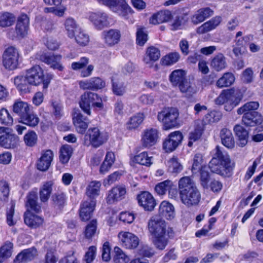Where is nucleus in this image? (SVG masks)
Wrapping results in <instances>:
<instances>
[{
    "label": "nucleus",
    "instance_id": "1",
    "mask_svg": "<svg viewBox=\"0 0 263 263\" xmlns=\"http://www.w3.org/2000/svg\"><path fill=\"white\" fill-rule=\"evenodd\" d=\"M147 229L152 236L153 244L159 250H163L170 239L175 235L173 228L168 226L164 220L156 217H152L149 219Z\"/></svg>",
    "mask_w": 263,
    "mask_h": 263
},
{
    "label": "nucleus",
    "instance_id": "2",
    "mask_svg": "<svg viewBox=\"0 0 263 263\" xmlns=\"http://www.w3.org/2000/svg\"><path fill=\"white\" fill-rule=\"evenodd\" d=\"M215 151L208 165L211 172L224 179L231 178L236 166L235 161L228 154L222 152L218 145L216 146Z\"/></svg>",
    "mask_w": 263,
    "mask_h": 263
},
{
    "label": "nucleus",
    "instance_id": "3",
    "mask_svg": "<svg viewBox=\"0 0 263 263\" xmlns=\"http://www.w3.org/2000/svg\"><path fill=\"white\" fill-rule=\"evenodd\" d=\"M258 101H249L237 109L238 115H241V124L248 128L255 127L256 130H263V116L258 111Z\"/></svg>",
    "mask_w": 263,
    "mask_h": 263
},
{
    "label": "nucleus",
    "instance_id": "4",
    "mask_svg": "<svg viewBox=\"0 0 263 263\" xmlns=\"http://www.w3.org/2000/svg\"><path fill=\"white\" fill-rule=\"evenodd\" d=\"M180 198L187 206L197 205L201 199V194L192 179L189 176L181 178L178 182Z\"/></svg>",
    "mask_w": 263,
    "mask_h": 263
},
{
    "label": "nucleus",
    "instance_id": "5",
    "mask_svg": "<svg viewBox=\"0 0 263 263\" xmlns=\"http://www.w3.org/2000/svg\"><path fill=\"white\" fill-rule=\"evenodd\" d=\"M13 122V118L8 110L1 108V124L6 126H1V147L13 148L18 144V137L13 133L12 129L10 127Z\"/></svg>",
    "mask_w": 263,
    "mask_h": 263
},
{
    "label": "nucleus",
    "instance_id": "6",
    "mask_svg": "<svg viewBox=\"0 0 263 263\" xmlns=\"http://www.w3.org/2000/svg\"><path fill=\"white\" fill-rule=\"evenodd\" d=\"M26 78L31 86L42 85L43 91H46L53 79V75L45 72L39 65H34L26 70Z\"/></svg>",
    "mask_w": 263,
    "mask_h": 263
},
{
    "label": "nucleus",
    "instance_id": "7",
    "mask_svg": "<svg viewBox=\"0 0 263 263\" xmlns=\"http://www.w3.org/2000/svg\"><path fill=\"white\" fill-rule=\"evenodd\" d=\"M243 97L240 90L235 91L234 88L224 89L216 98L215 102L218 105L224 104L225 110L231 111L239 104Z\"/></svg>",
    "mask_w": 263,
    "mask_h": 263
},
{
    "label": "nucleus",
    "instance_id": "8",
    "mask_svg": "<svg viewBox=\"0 0 263 263\" xmlns=\"http://www.w3.org/2000/svg\"><path fill=\"white\" fill-rule=\"evenodd\" d=\"M79 106L81 110L87 115L91 114V108L100 110L104 108V104L102 97L98 93L85 91L80 97Z\"/></svg>",
    "mask_w": 263,
    "mask_h": 263
},
{
    "label": "nucleus",
    "instance_id": "9",
    "mask_svg": "<svg viewBox=\"0 0 263 263\" xmlns=\"http://www.w3.org/2000/svg\"><path fill=\"white\" fill-rule=\"evenodd\" d=\"M109 136L107 132L98 127H91L88 129L84 137V144L97 148L107 142Z\"/></svg>",
    "mask_w": 263,
    "mask_h": 263
},
{
    "label": "nucleus",
    "instance_id": "10",
    "mask_svg": "<svg viewBox=\"0 0 263 263\" xmlns=\"http://www.w3.org/2000/svg\"><path fill=\"white\" fill-rule=\"evenodd\" d=\"M179 112L176 108H164L157 115V120L162 123V129L168 130L177 127L179 123Z\"/></svg>",
    "mask_w": 263,
    "mask_h": 263
},
{
    "label": "nucleus",
    "instance_id": "11",
    "mask_svg": "<svg viewBox=\"0 0 263 263\" xmlns=\"http://www.w3.org/2000/svg\"><path fill=\"white\" fill-rule=\"evenodd\" d=\"M186 71L182 69L173 70L168 76V80L173 87L178 88L182 93L187 92L191 88Z\"/></svg>",
    "mask_w": 263,
    "mask_h": 263
},
{
    "label": "nucleus",
    "instance_id": "12",
    "mask_svg": "<svg viewBox=\"0 0 263 263\" xmlns=\"http://www.w3.org/2000/svg\"><path fill=\"white\" fill-rule=\"evenodd\" d=\"M2 63L5 69L8 70H14L19 65L20 54L17 49L13 46L7 48L3 52Z\"/></svg>",
    "mask_w": 263,
    "mask_h": 263
},
{
    "label": "nucleus",
    "instance_id": "13",
    "mask_svg": "<svg viewBox=\"0 0 263 263\" xmlns=\"http://www.w3.org/2000/svg\"><path fill=\"white\" fill-rule=\"evenodd\" d=\"M183 139V135L180 130H176L170 133L163 140L162 148L167 153L175 151L179 145H181Z\"/></svg>",
    "mask_w": 263,
    "mask_h": 263
},
{
    "label": "nucleus",
    "instance_id": "14",
    "mask_svg": "<svg viewBox=\"0 0 263 263\" xmlns=\"http://www.w3.org/2000/svg\"><path fill=\"white\" fill-rule=\"evenodd\" d=\"M137 200L139 205L147 212L153 211L157 204L153 195L146 191H141L137 196Z\"/></svg>",
    "mask_w": 263,
    "mask_h": 263
},
{
    "label": "nucleus",
    "instance_id": "15",
    "mask_svg": "<svg viewBox=\"0 0 263 263\" xmlns=\"http://www.w3.org/2000/svg\"><path fill=\"white\" fill-rule=\"evenodd\" d=\"M63 0H43L44 3L48 6L52 7H45L43 9L45 13H52L54 15L59 17L64 16L67 7L65 5L62 4Z\"/></svg>",
    "mask_w": 263,
    "mask_h": 263
},
{
    "label": "nucleus",
    "instance_id": "16",
    "mask_svg": "<svg viewBox=\"0 0 263 263\" xmlns=\"http://www.w3.org/2000/svg\"><path fill=\"white\" fill-rule=\"evenodd\" d=\"M159 138V132L156 128L145 129L141 135V143L143 147L150 148L156 144Z\"/></svg>",
    "mask_w": 263,
    "mask_h": 263
},
{
    "label": "nucleus",
    "instance_id": "17",
    "mask_svg": "<svg viewBox=\"0 0 263 263\" xmlns=\"http://www.w3.org/2000/svg\"><path fill=\"white\" fill-rule=\"evenodd\" d=\"M120 245L126 249H135L139 244V238L129 232H120L118 235Z\"/></svg>",
    "mask_w": 263,
    "mask_h": 263
},
{
    "label": "nucleus",
    "instance_id": "18",
    "mask_svg": "<svg viewBox=\"0 0 263 263\" xmlns=\"http://www.w3.org/2000/svg\"><path fill=\"white\" fill-rule=\"evenodd\" d=\"M89 59L86 57H81L78 62H73L71 63V68L73 70L82 69L80 76L82 78H87L92 74L94 70V66L92 64L88 65Z\"/></svg>",
    "mask_w": 263,
    "mask_h": 263
},
{
    "label": "nucleus",
    "instance_id": "19",
    "mask_svg": "<svg viewBox=\"0 0 263 263\" xmlns=\"http://www.w3.org/2000/svg\"><path fill=\"white\" fill-rule=\"evenodd\" d=\"M29 28V17L25 13H22L17 17L15 28L16 37L23 39L28 34Z\"/></svg>",
    "mask_w": 263,
    "mask_h": 263
},
{
    "label": "nucleus",
    "instance_id": "20",
    "mask_svg": "<svg viewBox=\"0 0 263 263\" xmlns=\"http://www.w3.org/2000/svg\"><path fill=\"white\" fill-rule=\"evenodd\" d=\"M126 192V189L124 185H118L112 187L106 195V203L111 204L123 200L125 198Z\"/></svg>",
    "mask_w": 263,
    "mask_h": 263
},
{
    "label": "nucleus",
    "instance_id": "21",
    "mask_svg": "<svg viewBox=\"0 0 263 263\" xmlns=\"http://www.w3.org/2000/svg\"><path fill=\"white\" fill-rule=\"evenodd\" d=\"M24 223L30 229H36L43 226L44 219L29 210H26L23 215Z\"/></svg>",
    "mask_w": 263,
    "mask_h": 263
},
{
    "label": "nucleus",
    "instance_id": "22",
    "mask_svg": "<svg viewBox=\"0 0 263 263\" xmlns=\"http://www.w3.org/2000/svg\"><path fill=\"white\" fill-rule=\"evenodd\" d=\"M72 122L76 132L83 135L86 133L90 123L89 119L80 112H75L72 115Z\"/></svg>",
    "mask_w": 263,
    "mask_h": 263
},
{
    "label": "nucleus",
    "instance_id": "23",
    "mask_svg": "<svg viewBox=\"0 0 263 263\" xmlns=\"http://www.w3.org/2000/svg\"><path fill=\"white\" fill-rule=\"evenodd\" d=\"M96 205V200H86L81 203L79 211L80 219L86 222L92 216Z\"/></svg>",
    "mask_w": 263,
    "mask_h": 263
},
{
    "label": "nucleus",
    "instance_id": "24",
    "mask_svg": "<svg viewBox=\"0 0 263 263\" xmlns=\"http://www.w3.org/2000/svg\"><path fill=\"white\" fill-rule=\"evenodd\" d=\"M79 85L83 89L97 91L103 89L106 86V82L100 77H94L86 81H81Z\"/></svg>",
    "mask_w": 263,
    "mask_h": 263
},
{
    "label": "nucleus",
    "instance_id": "25",
    "mask_svg": "<svg viewBox=\"0 0 263 263\" xmlns=\"http://www.w3.org/2000/svg\"><path fill=\"white\" fill-rule=\"evenodd\" d=\"M53 153L51 149L43 151L40 158L37 160L36 163L37 170L41 172L47 171L53 161Z\"/></svg>",
    "mask_w": 263,
    "mask_h": 263
},
{
    "label": "nucleus",
    "instance_id": "26",
    "mask_svg": "<svg viewBox=\"0 0 263 263\" xmlns=\"http://www.w3.org/2000/svg\"><path fill=\"white\" fill-rule=\"evenodd\" d=\"M108 18L106 13L101 11L90 12L88 17L89 20L98 30H102L108 26Z\"/></svg>",
    "mask_w": 263,
    "mask_h": 263
},
{
    "label": "nucleus",
    "instance_id": "27",
    "mask_svg": "<svg viewBox=\"0 0 263 263\" xmlns=\"http://www.w3.org/2000/svg\"><path fill=\"white\" fill-rule=\"evenodd\" d=\"M62 56L60 54L48 55L44 53L40 56V60L45 64L50 65V67L54 70L62 71L64 66L61 63Z\"/></svg>",
    "mask_w": 263,
    "mask_h": 263
},
{
    "label": "nucleus",
    "instance_id": "28",
    "mask_svg": "<svg viewBox=\"0 0 263 263\" xmlns=\"http://www.w3.org/2000/svg\"><path fill=\"white\" fill-rule=\"evenodd\" d=\"M37 255V251L35 247L22 250L15 256L13 263H28L33 260Z\"/></svg>",
    "mask_w": 263,
    "mask_h": 263
},
{
    "label": "nucleus",
    "instance_id": "29",
    "mask_svg": "<svg viewBox=\"0 0 263 263\" xmlns=\"http://www.w3.org/2000/svg\"><path fill=\"white\" fill-rule=\"evenodd\" d=\"M233 130L237 140V145L241 147L245 146L249 141V132L240 124H236Z\"/></svg>",
    "mask_w": 263,
    "mask_h": 263
},
{
    "label": "nucleus",
    "instance_id": "30",
    "mask_svg": "<svg viewBox=\"0 0 263 263\" xmlns=\"http://www.w3.org/2000/svg\"><path fill=\"white\" fill-rule=\"evenodd\" d=\"M38 197L37 193L35 191L29 192L26 196V202L25 203L27 210L39 214L42 212V206L41 203L38 202Z\"/></svg>",
    "mask_w": 263,
    "mask_h": 263
},
{
    "label": "nucleus",
    "instance_id": "31",
    "mask_svg": "<svg viewBox=\"0 0 263 263\" xmlns=\"http://www.w3.org/2000/svg\"><path fill=\"white\" fill-rule=\"evenodd\" d=\"M214 11L210 7L201 8L197 10L191 16V22L194 25H197L212 16Z\"/></svg>",
    "mask_w": 263,
    "mask_h": 263
},
{
    "label": "nucleus",
    "instance_id": "32",
    "mask_svg": "<svg viewBox=\"0 0 263 263\" xmlns=\"http://www.w3.org/2000/svg\"><path fill=\"white\" fill-rule=\"evenodd\" d=\"M173 18L171 11L168 10H160L154 13L149 18V23L153 25H158L167 22Z\"/></svg>",
    "mask_w": 263,
    "mask_h": 263
},
{
    "label": "nucleus",
    "instance_id": "33",
    "mask_svg": "<svg viewBox=\"0 0 263 263\" xmlns=\"http://www.w3.org/2000/svg\"><path fill=\"white\" fill-rule=\"evenodd\" d=\"M104 43L108 47H112L119 43L121 39V33L119 30L111 29L103 32Z\"/></svg>",
    "mask_w": 263,
    "mask_h": 263
},
{
    "label": "nucleus",
    "instance_id": "34",
    "mask_svg": "<svg viewBox=\"0 0 263 263\" xmlns=\"http://www.w3.org/2000/svg\"><path fill=\"white\" fill-rule=\"evenodd\" d=\"M222 21L220 16L217 15L202 24L197 28L196 32L198 34H204L215 29Z\"/></svg>",
    "mask_w": 263,
    "mask_h": 263
},
{
    "label": "nucleus",
    "instance_id": "35",
    "mask_svg": "<svg viewBox=\"0 0 263 263\" xmlns=\"http://www.w3.org/2000/svg\"><path fill=\"white\" fill-rule=\"evenodd\" d=\"M158 215L161 218H164L167 220H172L175 216L174 206L168 201H163L159 205Z\"/></svg>",
    "mask_w": 263,
    "mask_h": 263
},
{
    "label": "nucleus",
    "instance_id": "36",
    "mask_svg": "<svg viewBox=\"0 0 263 263\" xmlns=\"http://www.w3.org/2000/svg\"><path fill=\"white\" fill-rule=\"evenodd\" d=\"M53 182L52 181H47L43 183L40 188L39 198L41 203H47L51 195Z\"/></svg>",
    "mask_w": 263,
    "mask_h": 263
},
{
    "label": "nucleus",
    "instance_id": "37",
    "mask_svg": "<svg viewBox=\"0 0 263 263\" xmlns=\"http://www.w3.org/2000/svg\"><path fill=\"white\" fill-rule=\"evenodd\" d=\"M219 136L222 144L228 148L235 146V140L231 131L227 128H223L220 132Z\"/></svg>",
    "mask_w": 263,
    "mask_h": 263
},
{
    "label": "nucleus",
    "instance_id": "38",
    "mask_svg": "<svg viewBox=\"0 0 263 263\" xmlns=\"http://www.w3.org/2000/svg\"><path fill=\"white\" fill-rule=\"evenodd\" d=\"M145 115L143 112H137L131 117L126 123L127 129L134 130L137 129L143 122Z\"/></svg>",
    "mask_w": 263,
    "mask_h": 263
},
{
    "label": "nucleus",
    "instance_id": "39",
    "mask_svg": "<svg viewBox=\"0 0 263 263\" xmlns=\"http://www.w3.org/2000/svg\"><path fill=\"white\" fill-rule=\"evenodd\" d=\"M14 84L21 94H26L30 91V85L26 78V75L17 76L14 78Z\"/></svg>",
    "mask_w": 263,
    "mask_h": 263
},
{
    "label": "nucleus",
    "instance_id": "40",
    "mask_svg": "<svg viewBox=\"0 0 263 263\" xmlns=\"http://www.w3.org/2000/svg\"><path fill=\"white\" fill-rule=\"evenodd\" d=\"M101 183L99 181H90L86 189V195L89 197V200H96L100 192Z\"/></svg>",
    "mask_w": 263,
    "mask_h": 263
},
{
    "label": "nucleus",
    "instance_id": "41",
    "mask_svg": "<svg viewBox=\"0 0 263 263\" xmlns=\"http://www.w3.org/2000/svg\"><path fill=\"white\" fill-rule=\"evenodd\" d=\"M12 110L20 119L31 109L30 105L27 102L17 100L13 105Z\"/></svg>",
    "mask_w": 263,
    "mask_h": 263
},
{
    "label": "nucleus",
    "instance_id": "42",
    "mask_svg": "<svg viewBox=\"0 0 263 263\" xmlns=\"http://www.w3.org/2000/svg\"><path fill=\"white\" fill-rule=\"evenodd\" d=\"M152 157H149L146 152H143L130 158V163L149 166L152 164Z\"/></svg>",
    "mask_w": 263,
    "mask_h": 263
},
{
    "label": "nucleus",
    "instance_id": "43",
    "mask_svg": "<svg viewBox=\"0 0 263 263\" xmlns=\"http://www.w3.org/2000/svg\"><path fill=\"white\" fill-rule=\"evenodd\" d=\"M67 199L66 194L62 192L55 193L51 196L52 205L60 210L62 209L66 205Z\"/></svg>",
    "mask_w": 263,
    "mask_h": 263
},
{
    "label": "nucleus",
    "instance_id": "44",
    "mask_svg": "<svg viewBox=\"0 0 263 263\" xmlns=\"http://www.w3.org/2000/svg\"><path fill=\"white\" fill-rule=\"evenodd\" d=\"M235 80V76L232 72H227L217 81L216 86L220 88L229 87L234 83Z\"/></svg>",
    "mask_w": 263,
    "mask_h": 263
},
{
    "label": "nucleus",
    "instance_id": "45",
    "mask_svg": "<svg viewBox=\"0 0 263 263\" xmlns=\"http://www.w3.org/2000/svg\"><path fill=\"white\" fill-rule=\"evenodd\" d=\"M211 66L217 71L224 69L227 66V63L223 54L219 53L216 55L211 61Z\"/></svg>",
    "mask_w": 263,
    "mask_h": 263
},
{
    "label": "nucleus",
    "instance_id": "46",
    "mask_svg": "<svg viewBox=\"0 0 263 263\" xmlns=\"http://www.w3.org/2000/svg\"><path fill=\"white\" fill-rule=\"evenodd\" d=\"M148 40V32L146 28L142 26H138L136 33V43L139 46H143Z\"/></svg>",
    "mask_w": 263,
    "mask_h": 263
},
{
    "label": "nucleus",
    "instance_id": "47",
    "mask_svg": "<svg viewBox=\"0 0 263 263\" xmlns=\"http://www.w3.org/2000/svg\"><path fill=\"white\" fill-rule=\"evenodd\" d=\"M115 160V154L112 152H107L106 153L105 159L100 167V172L101 174H105L107 172Z\"/></svg>",
    "mask_w": 263,
    "mask_h": 263
},
{
    "label": "nucleus",
    "instance_id": "48",
    "mask_svg": "<svg viewBox=\"0 0 263 263\" xmlns=\"http://www.w3.org/2000/svg\"><path fill=\"white\" fill-rule=\"evenodd\" d=\"M111 90L113 93L117 96H122L126 90L125 83L119 80L112 79L111 80Z\"/></svg>",
    "mask_w": 263,
    "mask_h": 263
},
{
    "label": "nucleus",
    "instance_id": "49",
    "mask_svg": "<svg viewBox=\"0 0 263 263\" xmlns=\"http://www.w3.org/2000/svg\"><path fill=\"white\" fill-rule=\"evenodd\" d=\"M180 58V55L178 52H171L162 57L160 63L163 66H171L176 63Z\"/></svg>",
    "mask_w": 263,
    "mask_h": 263
},
{
    "label": "nucleus",
    "instance_id": "50",
    "mask_svg": "<svg viewBox=\"0 0 263 263\" xmlns=\"http://www.w3.org/2000/svg\"><path fill=\"white\" fill-rule=\"evenodd\" d=\"M20 120L21 123L33 127L37 126L40 121L39 117L36 115L31 112V110Z\"/></svg>",
    "mask_w": 263,
    "mask_h": 263
},
{
    "label": "nucleus",
    "instance_id": "51",
    "mask_svg": "<svg viewBox=\"0 0 263 263\" xmlns=\"http://www.w3.org/2000/svg\"><path fill=\"white\" fill-rule=\"evenodd\" d=\"M72 153V148L71 146L68 144L62 145L60 151V162L63 164L67 163L71 156Z\"/></svg>",
    "mask_w": 263,
    "mask_h": 263
},
{
    "label": "nucleus",
    "instance_id": "52",
    "mask_svg": "<svg viewBox=\"0 0 263 263\" xmlns=\"http://www.w3.org/2000/svg\"><path fill=\"white\" fill-rule=\"evenodd\" d=\"M174 184L172 181L166 180L158 183L155 185V191L159 195H163L168 192L171 187H173Z\"/></svg>",
    "mask_w": 263,
    "mask_h": 263
},
{
    "label": "nucleus",
    "instance_id": "53",
    "mask_svg": "<svg viewBox=\"0 0 263 263\" xmlns=\"http://www.w3.org/2000/svg\"><path fill=\"white\" fill-rule=\"evenodd\" d=\"M97 229V221L96 219L91 220L86 226L84 234L86 238L90 239L95 235Z\"/></svg>",
    "mask_w": 263,
    "mask_h": 263
},
{
    "label": "nucleus",
    "instance_id": "54",
    "mask_svg": "<svg viewBox=\"0 0 263 263\" xmlns=\"http://www.w3.org/2000/svg\"><path fill=\"white\" fill-rule=\"evenodd\" d=\"M115 255L114 261L115 263H128L129 257L125 254L123 250L119 247L116 246L114 249Z\"/></svg>",
    "mask_w": 263,
    "mask_h": 263
},
{
    "label": "nucleus",
    "instance_id": "55",
    "mask_svg": "<svg viewBox=\"0 0 263 263\" xmlns=\"http://www.w3.org/2000/svg\"><path fill=\"white\" fill-rule=\"evenodd\" d=\"M168 167L170 172L173 173L178 174L183 169V166L179 162V159L177 156H173L168 161Z\"/></svg>",
    "mask_w": 263,
    "mask_h": 263
},
{
    "label": "nucleus",
    "instance_id": "56",
    "mask_svg": "<svg viewBox=\"0 0 263 263\" xmlns=\"http://www.w3.org/2000/svg\"><path fill=\"white\" fill-rule=\"evenodd\" d=\"M212 179L211 175L208 171L203 168L200 169L199 181L201 186L204 190H206L208 188Z\"/></svg>",
    "mask_w": 263,
    "mask_h": 263
},
{
    "label": "nucleus",
    "instance_id": "57",
    "mask_svg": "<svg viewBox=\"0 0 263 263\" xmlns=\"http://www.w3.org/2000/svg\"><path fill=\"white\" fill-rule=\"evenodd\" d=\"M15 16L11 13L5 12L1 13V27H10L15 21Z\"/></svg>",
    "mask_w": 263,
    "mask_h": 263
},
{
    "label": "nucleus",
    "instance_id": "58",
    "mask_svg": "<svg viewBox=\"0 0 263 263\" xmlns=\"http://www.w3.org/2000/svg\"><path fill=\"white\" fill-rule=\"evenodd\" d=\"M13 244L9 241L5 242L1 246V260H5L10 258L12 254Z\"/></svg>",
    "mask_w": 263,
    "mask_h": 263
},
{
    "label": "nucleus",
    "instance_id": "59",
    "mask_svg": "<svg viewBox=\"0 0 263 263\" xmlns=\"http://www.w3.org/2000/svg\"><path fill=\"white\" fill-rule=\"evenodd\" d=\"M25 144L29 147L35 146L37 141V136L33 130H29L24 136Z\"/></svg>",
    "mask_w": 263,
    "mask_h": 263
},
{
    "label": "nucleus",
    "instance_id": "60",
    "mask_svg": "<svg viewBox=\"0 0 263 263\" xmlns=\"http://www.w3.org/2000/svg\"><path fill=\"white\" fill-rule=\"evenodd\" d=\"M76 43L81 47H85L89 43V36L82 31H80L74 36Z\"/></svg>",
    "mask_w": 263,
    "mask_h": 263
},
{
    "label": "nucleus",
    "instance_id": "61",
    "mask_svg": "<svg viewBox=\"0 0 263 263\" xmlns=\"http://www.w3.org/2000/svg\"><path fill=\"white\" fill-rule=\"evenodd\" d=\"M203 161L202 156L200 154L197 153L194 155L192 166L193 173L200 172V169H205V166L201 165Z\"/></svg>",
    "mask_w": 263,
    "mask_h": 263
},
{
    "label": "nucleus",
    "instance_id": "62",
    "mask_svg": "<svg viewBox=\"0 0 263 263\" xmlns=\"http://www.w3.org/2000/svg\"><path fill=\"white\" fill-rule=\"evenodd\" d=\"M64 25L66 30L67 31L68 36L72 37L74 36V31L77 26L75 20L71 17H68L66 19Z\"/></svg>",
    "mask_w": 263,
    "mask_h": 263
},
{
    "label": "nucleus",
    "instance_id": "63",
    "mask_svg": "<svg viewBox=\"0 0 263 263\" xmlns=\"http://www.w3.org/2000/svg\"><path fill=\"white\" fill-rule=\"evenodd\" d=\"M146 54L150 61L156 62L160 57V51L154 46H151L147 48Z\"/></svg>",
    "mask_w": 263,
    "mask_h": 263
},
{
    "label": "nucleus",
    "instance_id": "64",
    "mask_svg": "<svg viewBox=\"0 0 263 263\" xmlns=\"http://www.w3.org/2000/svg\"><path fill=\"white\" fill-rule=\"evenodd\" d=\"M97 253V247L95 246H90L85 252L83 260L85 263H92L95 260Z\"/></svg>",
    "mask_w": 263,
    "mask_h": 263
}]
</instances>
